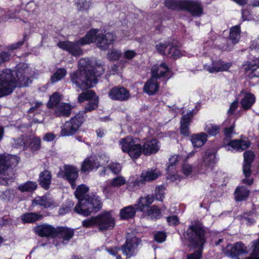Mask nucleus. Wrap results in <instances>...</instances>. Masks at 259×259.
<instances>
[{"label":"nucleus","mask_w":259,"mask_h":259,"mask_svg":"<svg viewBox=\"0 0 259 259\" xmlns=\"http://www.w3.org/2000/svg\"><path fill=\"white\" fill-rule=\"evenodd\" d=\"M33 72L26 64H19L14 70L0 72V98L11 94L17 87H26L31 82Z\"/></svg>","instance_id":"1"},{"label":"nucleus","mask_w":259,"mask_h":259,"mask_svg":"<svg viewBox=\"0 0 259 259\" xmlns=\"http://www.w3.org/2000/svg\"><path fill=\"white\" fill-rule=\"evenodd\" d=\"M91 64L89 59H81L78 62V71L71 75L72 82L82 91L93 88L98 82V78L104 72L102 66H94Z\"/></svg>","instance_id":"2"},{"label":"nucleus","mask_w":259,"mask_h":259,"mask_svg":"<svg viewBox=\"0 0 259 259\" xmlns=\"http://www.w3.org/2000/svg\"><path fill=\"white\" fill-rule=\"evenodd\" d=\"M205 234V228L200 223L189 226L186 232V239L189 243V247L198 249L188 255L187 259L201 258L204 246L206 242Z\"/></svg>","instance_id":"3"},{"label":"nucleus","mask_w":259,"mask_h":259,"mask_svg":"<svg viewBox=\"0 0 259 259\" xmlns=\"http://www.w3.org/2000/svg\"><path fill=\"white\" fill-rule=\"evenodd\" d=\"M116 38L115 35L110 32L99 33L98 28H92L88 31L83 37L80 38L77 42L83 46L96 43L98 48L102 50H107L113 44Z\"/></svg>","instance_id":"4"},{"label":"nucleus","mask_w":259,"mask_h":259,"mask_svg":"<svg viewBox=\"0 0 259 259\" xmlns=\"http://www.w3.org/2000/svg\"><path fill=\"white\" fill-rule=\"evenodd\" d=\"M99 97H96L92 100H90L85 105L83 111H79L76 114L71 118L69 122H66V123L68 124L67 127H66V136H72L76 134L85 121L84 114L97 109L99 107Z\"/></svg>","instance_id":"5"},{"label":"nucleus","mask_w":259,"mask_h":259,"mask_svg":"<svg viewBox=\"0 0 259 259\" xmlns=\"http://www.w3.org/2000/svg\"><path fill=\"white\" fill-rule=\"evenodd\" d=\"M87 196L80 205H75L73 209L74 212L84 217L98 212L102 207V200L99 196L92 194Z\"/></svg>","instance_id":"6"},{"label":"nucleus","mask_w":259,"mask_h":259,"mask_svg":"<svg viewBox=\"0 0 259 259\" xmlns=\"http://www.w3.org/2000/svg\"><path fill=\"white\" fill-rule=\"evenodd\" d=\"M154 199L153 195H147L145 197H140L137 203L135 205L136 207L129 205L120 210V219L127 220L134 218L137 211L145 212L146 209L153 202Z\"/></svg>","instance_id":"7"},{"label":"nucleus","mask_w":259,"mask_h":259,"mask_svg":"<svg viewBox=\"0 0 259 259\" xmlns=\"http://www.w3.org/2000/svg\"><path fill=\"white\" fill-rule=\"evenodd\" d=\"M34 230L36 234L41 237L59 239V243H56L55 240L54 241V244L56 246L60 243L63 244L65 240V228L63 227L55 228L50 225L44 224L37 226L34 228Z\"/></svg>","instance_id":"8"},{"label":"nucleus","mask_w":259,"mask_h":259,"mask_svg":"<svg viewBox=\"0 0 259 259\" xmlns=\"http://www.w3.org/2000/svg\"><path fill=\"white\" fill-rule=\"evenodd\" d=\"M121 149L127 153L133 159L139 158L143 153V147L140 144H136L135 140L131 137L121 139L119 141Z\"/></svg>","instance_id":"9"},{"label":"nucleus","mask_w":259,"mask_h":259,"mask_svg":"<svg viewBox=\"0 0 259 259\" xmlns=\"http://www.w3.org/2000/svg\"><path fill=\"white\" fill-rule=\"evenodd\" d=\"M224 254L232 259H240V256L248 253L247 247L242 242L228 244L223 249Z\"/></svg>","instance_id":"10"},{"label":"nucleus","mask_w":259,"mask_h":259,"mask_svg":"<svg viewBox=\"0 0 259 259\" xmlns=\"http://www.w3.org/2000/svg\"><path fill=\"white\" fill-rule=\"evenodd\" d=\"M115 221L110 211H104L97 215V228L101 232L113 229Z\"/></svg>","instance_id":"11"},{"label":"nucleus","mask_w":259,"mask_h":259,"mask_svg":"<svg viewBox=\"0 0 259 259\" xmlns=\"http://www.w3.org/2000/svg\"><path fill=\"white\" fill-rule=\"evenodd\" d=\"M63 98V95H61L58 92H55L50 97L48 103V107L49 108H55V114L58 116H65V103L60 102Z\"/></svg>","instance_id":"12"},{"label":"nucleus","mask_w":259,"mask_h":259,"mask_svg":"<svg viewBox=\"0 0 259 259\" xmlns=\"http://www.w3.org/2000/svg\"><path fill=\"white\" fill-rule=\"evenodd\" d=\"M140 241L141 240L136 237L127 238L124 243L121 246L123 254L125 255L127 258L135 256L136 254L135 250L137 248Z\"/></svg>","instance_id":"13"},{"label":"nucleus","mask_w":259,"mask_h":259,"mask_svg":"<svg viewBox=\"0 0 259 259\" xmlns=\"http://www.w3.org/2000/svg\"><path fill=\"white\" fill-rule=\"evenodd\" d=\"M130 96V91L126 88L120 85L113 87L108 92L109 98L115 101H127Z\"/></svg>","instance_id":"14"},{"label":"nucleus","mask_w":259,"mask_h":259,"mask_svg":"<svg viewBox=\"0 0 259 259\" xmlns=\"http://www.w3.org/2000/svg\"><path fill=\"white\" fill-rule=\"evenodd\" d=\"M189 12L193 16H200L203 13L201 3L193 0H184L183 10Z\"/></svg>","instance_id":"15"},{"label":"nucleus","mask_w":259,"mask_h":259,"mask_svg":"<svg viewBox=\"0 0 259 259\" xmlns=\"http://www.w3.org/2000/svg\"><path fill=\"white\" fill-rule=\"evenodd\" d=\"M232 65V63H225L222 60L219 59L216 61H212L211 64L206 68V70L211 73L227 71L231 68Z\"/></svg>","instance_id":"16"},{"label":"nucleus","mask_w":259,"mask_h":259,"mask_svg":"<svg viewBox=\"0 0 259 259\" xmlns=\"http://www.w3.org/2000/svg\"><path fill=\"white\" fill-rule=\"evenodd\" d=\"M159 142L157 139L153 138L147 140L143 145V153L146 156L157 153L159 150Z\"/></svg>","instance_id":"17"},{"label":"nucleus","mask_w":259,"mask_h":259,"mask_svg":"<svg viewBox=\"0 0 259 259\" xmlns=\"http://www.w3.org/2000/svg\"><path fill=\"white\" fill-rule=\"evenodd\" d=\"M100 166V164L96 159L91 157H87L81 163L80 170L81 173H89L94 169H97Z\"/></svg>","instance_id":"18"},{"label":"nucleus","mask_w":259,"mask_h":259,"mask_svg":"<svg viewBox=\"0 0 259 259\" xmlns=\"http://www.w3.org/2000/svg\"><path fill=\"white\" fill-rule=\"evenodd\" d=\"M78 177V170L74 165L66 164V180L70 184L72 189L76 187V180Z\"/></svg>","instance_id":"19"},{"label":"nucleus","mask_w":259,"mask_h":259,"mask_svg":"<svg viewBox=\"0 0 259 259\" xmlns=\"http://www.w3.org/2000/svg\"><path fill=\"white\" fill-rule=\"evenodd\" d=\"M170 72V68L165 62L161 63L159 67L151 70V76L154 75V78L157 80L160 78H166L167 79L170 78L168 76V73Z\"/></svg>","instance_id":"20"},{"label":"nucleus","mask_w":259,"mask_h":259,"mask_svg":"<svg viewBox=\"0 0 259 259\" xmlns=\"http://www.w3.org/2000/svg\"><path fill=\"white\" fill-rule=\"evenodd\" d=\"M154 75L148 79L145 83L143 87V92L149 96L155 95L159 89V84L155 79Z\"/></svg>","instance_id":"21"},{"label":"nucleus","mask_w":259,"mask_h":259,"mask_svg":"<svg viewBox=\"0 0 259 259\" xmlns=\"http://www.w3.org/2000/svg\"><path fill=\"white\" fill-rule=\"evenodd\" d=\"M246 72H249L248 76L250 79L259 77V60H253L248 62L244 65Z\"/></svg>","instance_id":"22"},{"label":"nucleus","mask_w":259,"mask_h":259,"mask_svg":"<svg viewBox=\"0 0 259 259\" xmlns=\"http://www.w3.org/2000/svg\"><path fill=\"white\" fill-rule=\"evenodd\" d=\"M207 135L203 132L193 134L190 136V141L194 148H201L207 140Z\"/></svg>","instance_id":"23"},{"label":"nucleus","mask_w":259,"mask_h":259,"mask_svg":"<svg viewBox=\"0 0 259 259\" xmlns=\"http://www.w3.org/2000/svg\"><path fill=\"white\" fill-rule=\"evenodd\" d=\"M256 98L255 95L249 92H245L243 98L241 100L240 103L241 107L244 111H247L251 109L253 105L255 103Z\"/></svg>","instance_id":"24"},{"label":"nucleus","mask_w":259,"mask_h":259,"mask_svg":"<svg viewBox=\"0 0 259 259\" xmlns=\"http://www.w3.org/2000/svg\"><path fill=\"white\" fill-rule=\"evenodd\" d=\"M227 145L231 147L233 149H235L238 151H242L250 146V142L249 140L238 139L230 140L227 144Z\"/></svg>","instance_id":"25"},{"label":"nucleus","mask_w":259,"mask_h":259,"mask_svg":"<svg viewBox=\"0 0 259 259\" xmlns=\"http://www.w3.org/2000/svg\"><path fill=\"white\" fill-rule=\"evenodd\" d=\"M250 191L245 186H238L234 193V198L237 202H240L246 200L249 195Z\"/></svg>","instance_id":"26"},{"label":"nucleus","mask_w":259,"mask_h":259,"mask_svg":"<svg viewBox=\"0 0 259 259\" xmlns=\"http://www.w3.org/2000/svg\"><path fill=\"white\" fill-rule=\"evenodd\" d=\"M217 162L216 154L214 152L206 151L203 157L202 165L206 169L212 168Z\"/></svg>","instance_id":"27"},{"label":"nucleus","mask_w":259,"mask_h":259,"mask_svg":"<svg viewBox=\"0 0 259 259\" xmlns=\"http://www.w3.org/2000/svg\"><path fill=\"white\" fill-rule=\"evenodd\" d=\"M89 191V188L84 184H81L76 188L74 192V195L77 199L78 202L76 205H80L82 203V200L86 198L87 197V196L91 195L87 194Z\"/></svg>","instance_id":"28"},{"label":"nucleus","mask_w":259,"mask_h":259,"mask_svg":"<svg viewBox=\"0 0 259 259\" xmlns=\"http://www.w3.org/2000/svg\"><path fill=\"white\" fill-rule=\"evenodd\" d=\"M182 56V53L180 48L175 45L172 42H169L168 50H167L166 57L173 60H177Z\"/></svg>","instance_id":"29"},{"label":"nucleus","mask_w":259,"mask_h":259,"mask_svg":"<svg viewBox=\"0 0 259 259\" xmlns=\"http://www.w3.org/2000/svg\"><path fill=\"white\" fill-rule=\"evenodd\" d=\"M76 41V43L66 41V51L74 56H79L82 55L83 51L79 46H81Z\"/></svg>","instance_id":"30"},{"label":"nucleus","mask_w":259,"mask_h":259,"mask_svg":"<svg viewBox=\"0 0 259 259\" xmlns=\"http://www.w3.org/2000/svg\"><path fill=\"white\" fill-rule=\"evenodd\" d=\"M160 175V173L159 171L156 172L155 169L151 168L143 171L140 177L145 184L146 182H151L157 179Z\"/></svg>","instance_id":"31"},{"label":"nucleus","mask_w":259,"mask_h":259,"mask_svg":"<svg viewBox=\"0 0 259 259\" xmlns=\"http://www.w3.org/2000/svg\"><path fill=\"white\" fill-rule=\"evenodd\" d=\"M52 176L49 171L45 170L39 174V183L45 189H48L51 183Z\"/></svg>","instance_id":"32"},{"label":"nucleus","mask_w":259,"mask_h":259,"mask_svg":"<svg viewBox=\"0 0 259 259\" xmlns=\"http://www.w3.org/2000/svg\"><path fill=\"white\" fill-rule=\"evenodd\" d=\"M148 217L152 220H157L161 217V210L160 208L155 205L150 206V205L146 209Z\"/></svg>","instance_id":"33"},{"label":"nucleus","mask_w":259,"mask_h":259,"mask_svg":"<svg viewBox=\"0 0 259 259\" xmlns=\"http://www.w3.org/2000/svg\"><path fill=\"white\" fill-rule=\"evenodd\" d=\"M164 6L168 9L176 10H183L184 0H165Z\"/></svg>","instance_id":"34"},{"label":"nucleus","mask_w":259,"mask_h":259,"mask_svg":"<svg viewBox=\"0 0 259 259\" xmlns=\"http://www.w3.org/2000/svg\"><path fill=\"white\" fill-rule=\"evenodd\" d=\"M241 28L239 25L233 26L230 31L229 38L234 44L238 43L240 38Z\"/></svg>","instance_id":"35"},{"label":"nucleus","mask_w":259,"mask_h":259,"mask_svg":"<svg viewBox=\"0 0 259 259\" xmlns=\"http://www.w3.org/2000/svg\"><path fill=\"white\" fill-rule=\"evenodd\" d=\"M37 187L36 182L34 181H27L21 184L18 186V190L21 192H32L36 190Z\"/></svg>","instance_id":"36"},{"label":"nucleus","mask_w":259,"mask_h":259,"mask_svg":"<svg viewBox=\"0 0 259 259\" xmlns=\"http://www.w3.org/2000/svg\"><path fill=\"white\" fill-rule=\"evenodd\" d=\"M96 97L98 96L96 95L95 91L93 90H87L79 95L77 98L78 102L82 103L85 101H90V100H92Z\"/></svg>","instance_id":"37"},{"label":"nucleus","mask_w":259,"mask_h":259,"mask_svg":"<svg viewBox=\"0 0 259 259\" xmlns=\"http://www.w3.org/2000/svg\"><path fill=\"white\" fill-rule=\"evenodd\" d=\"M33 203L36 205H39L44 207L45 208H48L51 207L53 204V201L48 198L46 196L41 197H36L33 200Z\"/></svg>","instance_id":"38"},{"label":"nucleus","mask_w":259,"mask_h":259,"mask_svg":"<svg viewBox=\"0 0 259 259\" xmlns=\"http://www.w3.org/2000/svg\"><path fill=\"white\" fill-rule=\"evenodd\" d=\"M254 215H256V212L252 210H250L244 212L240 215V218L246 221V225L247 226H250L254 225L256 222L255 220L253 217Z\"/></svg>","instance_id":"39"},{"label":"nucleus","mask_w":259,"mask_h":259,"mask_svg":"<svg viewBox=\"0 0 259 259\" xmlns=\"http://www.w3.org/2000/svg\"><path fill=\"white\" fill-rule=\"evenodd\" d=\"M12 143L14 147L23 148V150L26 149L28 147L27 142L28 141V137L27 136H23L20 138L15 139L13 140Z\"/></svg>","instance_id":"40"},{"label":"nucleus","mask_w":259,"mask_h":259,"mask_svg":"<svg viewBox=\"0 0 259 259\" xmlns=\"http://www.w3.org/2000/svg\"><path fill=\"white\" fill-rule=\"evenodd\" d=\"M42 215L35 213H26L21 216V219L24 223H33L41 219Z\"/></svg>","instance_id":"41"},{"label":"nucleus","mask_w":259,"mask_h":259,"mask_svg":"<svg viewBox=\"0 0 259 259\" xmlns=\"http://www.w3.org/2000/svg\"><path fill=\"white\" fill-rule=\"evenodd\" d=\"M82 226L85 228H92L97 227V215L91 217L82 221Z\"/></svg>","instance_id":"42"},{"label":"nucleus","mask_w":259,"mask_h":259,"mask_svg":"<svg viewBox=\"0 0 259 259\" xmlns=\"http://www.w3.org/2000/svg\"><path fill=\"white\" fill-rule=\"evenodd\" d=\"M144 185L145 183L141 178L140 179H137L135 181L128 183L127 184V189L131 191H135Z\"/></svg>","instance_id":"43"},{"label":"nucleus","mask_w":259,"mask_h":259,"mask_svg":"<svg viewBox=\"0 0 259 259\" xmlns=\"http://www.w3.org/2000/svg\"><path fill=\"white\" fill-rule=\"evenodd\" d=\"M27 144L28 147H29L32 151H35L38 150L41 146L40 139L38 137H35L32 139L28 138Z\"/></svg>","instance_id":"44"},{"label":"nucleus","mask_w":259,"mask_h":259,"mask_svg":"<svg viewBox=\"0 0 259 259\" xmlns=\"http://www.w3.org/2000/svg\"><path fill=\"white\" fill-rule=\"evenodd\" d=\"M170 41H165L164 42H160L155 45V48L156 51L162 56H166L167 50L169 46Z\"/></svg>","instance_id":"45"},{"label":"nucleus","mask_w":259,"mask_h":259,"mask_svg":"<svg viewBox=\"0 0 259 259\" xmlns=\"http://www.w3.org/2000/svg\"><path fill=\"white\" fill-rule=\"evenodd\" d=\"M26 38V35L25 34L23 36V39L22 40L19 41L17 42L14 43L13 44H11L6 47V49L7 51L6 52H9L10 54L11 55V52L19 49L24 44V42Z\"/></svg>","instance_id":"46"},{"label":"nucleus","mask_w":259,"mask_h":259,"mask_svg":"<svg viewBox=\"0 0 259 259\" xmlns=\"http://www.w3.org/2000/svg\"><path fill=\"white\" fill-rule=\"evenodd\" d=\"M65 75V70L63 68L58 69L51 76V82L54 83L60 80Z\"/></svg>","instance_id":"47"},{"label":"nucleus","mask_w":259,"mask_h":259,"mask_svg":"<svg viewBox=\"0 0 259 259\" xmlns=\"http://www.w3.org/2000/svg\"><path fill=\"white\" fill-rule=\"evenodd\" d=\"M126 184V180L122 176H117L112 179L110 185L113 187H119Z\"/></svg>","instance_id":"48"},{"label":"nucleus","mask_w":259,"mask_h":259,"mask_svg":"<svg viewBox=\"0 0 259 259\" xmlns=\"http://www.w3.org/2000/svg\"><path fill=\"white\" fill-rule=\"evenodd\" d=\"M193 114L192 110L183 115L181 119L180 125L189 126L193 117Z\"/></svg>","instance_id":"49"},{"label":"nucleus","mask_w":259,"mask_h":259,"mask_svg":"<svg viewBox=\"0 0 259 259\" xmlns=\"http://www.w3.org/2000/svg\"><path fill=\"white\" fill-rule=\"evenodd\" d=\"M107 168L114 174L118 175L122 169L120 163L116 162H111L107 166Z\"/></svg>","instance_id":"50"},{"label":"nucleus","mask_w":259,"mask_h":259,"mask_svg":"<svg viewBox=\"0 0 259 259\" xmlns=\"http://www.w3.org/2000/svg\"><path fill=\"white\" fill-rule=\"evenodd\" d=\"M205 131L209 135L215 136L219 133L220 126L217 124H210L206 127Z\"/></svg>","instance_id":"51"},{"label":"nucleus","mask_w":259,"mask_h":259,"mask_svg":"<svg viewBox=\"0 0 259 259\" xmlns=\"http://www.w3.org/2000/svg\"><path fill=\"white\" fill-rule=\"evenodd\" d=\"M244 161L243 163H248V164H252L253 162L254 157L255 154L253 152L250 150H248L246 151L244 154Z\"/></svg>","instance_id":"52"},{"label":"nucleus","mask_w":259,"mask_h":259,"mask_svg":"<svg viewBox=\"0 0 259 259\" xmlns=\"http://www.w3.org/2000/svg\"><path fill=\"white\" fill-rule=\"evenodd\" d=\"M120 250H121V247L118 246H110L106 248V251L110 255L115 256L116 259H122L121 256L118 254Z\"/></svg>","instance_id":"53"},{"label":"nucleus","mask_w":259,"mask_h":259,"mask_svg":"<svg viewBox=\"0 0 259 259\" xmlns=\"http://www.w3.org/2000/svg\"><path fill=\"white\" fill-rule=\"evenodd\" d=\"M164 186L163 185L157 186L155 190V195L157 200L161 201L164 198Z\"/></svg>","instance_id":"54"},{"label":"nucleus","mask_w":259,"mask_h":259,"mask_svg":"<svg viewBox=\"0 0 259 259\" xmlns=\"http://www.w3.org/2000/svg\"><path fill=\"white\" fill-rule=\"evenodd\" d=\"M167 235L164 231H158L154 236V240L158 243H162L166 239Z\"/></svg>","instance_id":"55"},{"label":"nucleus","mask_w":259,"mask_h":259,"mask_svg":"<svg viewBox=\"0 0 259 259\" xmlns=\"http://www.w3.org/2000/svg\"><path fill=\"white\" fill-rule=\"evenodd\" d=\"M193 171V166L188 163H184L182 166V172L186 177L191 175Z\"/></svg>","instance_id":"56"},{"label":"nucleus","mask_w":259,"mask_h":259,"mask_svg":"<svg viewBox=\"0 0 259 259\" xmlns=\"http://www.w3.org/2000/svg\"><path fill=\"white\" fill-rule=\"evenodd\" d=\"M11 55L9 52L2 51L0 53V66L10 60Z\"/></svg>","instance_id":"57"},{"label":"nucleus","mask_w":259,"mask_h":259,"mask_svg":"<svg viewBox=\"0 0 259 259\" xmlns=\"http://www.w3.org/2000/svg\"><path fill=\"white\" fill-rule=\"evenodd\" d=\"M166 221L169 226H177L180 224V220L177 215H174L166 218Z\"/></svg>","instance_id":"58"},{"label":"nucleus","mask_w":259,"mask_h":259,"mask_svg":"<svg viewBox=\"0 0 259 259\" xmlns=\"http://www.w3.org/2000/svg\"><path fill=\"white\" fill-rule=\"evenodd\" d=\"M76 4L78 8L80 11H87L89 9L90 5L86 0H78Z\"/></svg>","instance_id":"59"},{"label":"nucleus","mask_w":259,"mask_h":259,"mask_svg":"<svg viewBox=\"0 0 259 259\" xmlns=\"http://www.w3.org/2000/svg\"><path fill=\"white\" fill-rule=\"evenodd\" d=\"M64 39L63 35H58L55 37V41L57 43V46L62 50L65 49Z\"/></svg>","instance_id":"60"},{"label":"nucleus","mask_w":259,"mask_h":259,"mask_svg":"<svg viewBox=\"0 0 259 259\" xmlns=\"http://www.w3.org/2000/svg\"><path fill=\"white\" fill-rule=\"evenodd\" d=\"M252 243V253L256 256H259V240H254Z\"/></svg>","instance_id":"61"},{"label":"nucleus","mask_w":259,"mask_h":259,"mask_svg":"<svg viewBox=\"0 0 259 259\" xmlns=\"http://www.w3.org/2000/svg\"><path fill=\"white\" fill-rule=\"evenodd\" d=\"M180 134L185 137H190V132L189 126L180 125Z\"/></svg>","instance_id":"62"},{"label":"nucleus","mask_w":259,"mask_h":259,"mask_svg":"<svg viewBox=\"0 0 259 259\" xmlns=\"http://www.w3.org/2000/svg\"><path fill=\"white\" fill-rule=\"evenodd\" d=\"M234 125H232L224 128V132L226 138L231 139L232 137V134L234 132Z\"/></svg>","instance_id":"63"},{"label":"nucleus","mask_w":259,"mask_h":259,"mask_svg":"<svg viewBox=\"0 0 259 259\" xmlns=\"http://www.w3.org/2000/svg\"><path fill=\"white\" fill-rule=\"evenodd\" d=\"M251 164L244 163L243 165V172L244 176L249 178L251 175Z\"/></svg>","instance_id":"64"}]
</instances>
